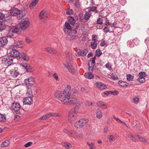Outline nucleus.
I'll return each mask as SVG.
<instances>
[{"mask_svg": "<svg viewBox=\"0 0 149 149\" xmlns=\"http://www.w3.org/2000/svg\"><path fill=\"white\" fill-rule=\"evenodd\" d=\"M71 89V86L68 85L63 91H56L54 93L55 97L60 100L62 104L65 105H73L77 104L76 107L79 108L81 104V102L76 97H71L70 92Z\"/></svg>", "mask_w": 149, "mask_h": 149, "instance_id": "obj_1", "label": "nucleus"}, {"mask_svg": "<svg viewBox=\"0 0 149 149\" xmlns=\"http://www.w3.org/2000/svg\"><path fill=\"white\" fill-rule=\"evenodd\" d=\"M75 104L76 106L77 104H77ZM79 108H77L76 106L75 108L72 109L70 110L68 117L69 121L74 120L76 118Z\"/></svg>", "mask_w": 149, "mask_h": 149, "instance_id": "obj_2", "label": "nucleus"}, {"mask_svg": "<svg viewBox=\"0 0 149 149\" xmlns=\"http://www.w3.org/2000/svg\"><path fill=\"white\" fill-rule=\"evenodd\" d=\"M63 131L74 139L76 140L78 138L79 134L75 131L67 129H64L63 130Z\"/></svg>", "mask_w": 149, "mask_h": 149, "instance_id": "obj_3", "label": "nucleus"}, {"mask_svg": "<svg viewBox=\"0 0 149 149\" xmlns=\"http://www.w3.org/2000/svg\"><path fill=\"white\" fill-rule=\"evenodd\" d=\"M88 122L87 119H81L76 122L74 124V126L77 129H81Z\"/></svg>", "mask_w": 149, "mask_h": 149, "instance_id": "obj_4", "label": "nucleus"}, {"mask_svg": "<svg viewBox=\"0 0 149 149\" xmlns=\"http://www.w3.org/2000/svg\"><path fill=\"white\" fill-rule=\"evenodd\" d=\"M48 15V13L47 11L45 9H43L40 13L39 17L40 19H42L45 22H46Z\"/></svg>", "mask_w": 149, "mask_h": 149, "instance_id": "obj_5", "label": "nucleus"}, {"mask_svg": "<svg viewBox=\"0 0 149 149\" xmlns=\"http://www.w3.org/2000/svg\"><path fill=\"white\" fill-rule=\"evenodd\" d=\"M13 58L11 56H5L2 58V61L6 65L9 66L13 63Z\"/></svg>", "mask_w": 149, "mask_h": 149, "instance_id": "obj_6", "label": "nucleus"}, {"mask_svg": "<svg viewBox=\"0 0 149 149\" xmlns=\"http://www.w3.org/2000/svg\"><path fill=\"white\" fill-rule=\"evenodd\" d=\"M138 75L139 78L137 79L138 81L140 83H144L146 80L144 77L146 76V74L144 72H141L139 73Z\"/></svg>", "mask_w": 149, "mask_h": 149, "instance_id": "obj_7", "label": "nucleus"}, {"mask_svg": "<svg viewBox=\"0 0 149 149\" xmlns=\"http://www.w3.org/2000/svg\"><path fill=\"white\" fill-rule=\"evenodd\" d=\"M28 23L27 20H24L18 24L17 27L19 29L24 30L27 28L28 26Z\"/></svg>", "mask_w": 149, "mask_h": 149, "instance_id": "obj_8", "label": "nucleus"}, {"mask_svg": "<svg viewBox=\"0 0 149 149\" xmlns=\"http://www.w3.org/2000/svg\"><path fill=\"white\" fill-rule=\"evenodd\" d=\"M10 54L12 57L16 58L20 57V53L18 51L14 49H13L10 52Z\"/></svg>", "mask_w": 149, "mask_h": 149, "instance_id": "obj_9", "label": "nucleus"}, {"mask_svg": "<svg viewBox=\"0 0 149 149\" xmlns=\"http://www.w3.org/2000/svg\"><path fill=\"white\" fill-rule=\"evenodd\" d=\"M117 15H118L117 17L118 19L122 21L124 19L126 16V14L124 11H120L118 12Z\"/></svg>", "mask_w": 149, "mask_h": 149, "instance_id": "obj_10", "label": "nucleus"}, {"mask_svg": "<svg viewBox=\"0 0 149 149\" xmlns=\"http://www.w3.org/2000/svg\"><path fill=\"white\" fill-rule=\"evenodd\" d=\"M10 13L11 15L16 16L20 14V11L18 8H15L10 10Z\"/></svg>", "mask_w": 149, "mask_h": 149, "instance_id": "obj_11", "label": "nucleus"}, {"mask_svg": "<svg viewBox=\"0 0 149 149\" xmlns=\"http://www.w3.org/2000/svg\"><path fill=\"white\" fill-rule=\"evenodd\" d=\"M96 85L97 87L101 90L106 89L107 88L105 84L101 82H97Z\"/></svg>", "mask_w": 149, "mask_h": 149, "instance_id": "obj_12", "label": "nucleus"}, {"mask_svg": "<svg viewBox=\"0 0 149 149\" xmlns=\"http://www.w3.org/2000/svg\"><path fill=\"white\" fill-rule=\"evenodd\" d=\"M33 94L32 90L31 88L29 87V98L30 100H29V105H31L33 102Z\"/></svg>", "mask_w": 149, "mask_h": 149, "instance_id": "obj_13", "label": "nucleus"}, {"mask_svg": "<svg viewBox=\"0 0 149 149\" xmlns=\"http://www.w3.org/2000/svg\"><path fill=\"white\" fill-rule=\"evenodd\" d=\"M19 104L17 102L13 103L12 105V108L15 111H18L20 109Z\"/></svg>", "mask_w": 149, "mask_h": 149, "instance_id": "obj_14", "label": "nucleus"}, {"mask_svg": "<svg viewBox=\"0 0 149 149\" xmlns=\"http://www.w3.org/2000/svg\"><path fill=\"white\" fill-rule=\"evenodd\" d=\"M8 40L6 37H3L0 38V46L3 47L6 45Z\"/></svg>", "mask_w": 149, "mask_h": 149, "instance_id": "obj_15", "label": "nucleus"}, {"mask_svg": "<svg viewBox=\"0 0 149 149\" xmlns=\"http://www.w3.org/2000/svg\"><path fill=\"white\" fill-rule=\"evenodd\" d=\"M65 66L67 68L70 72L72 73H73L74 72L75 70L74 68L71 63H68L67 65H65Z\"/></svg>", "mask_w": 149, "mask_h": 149, "instance_id": "obj_16", "label": "nucleus"}, {"mask_svg": "<svg viewBox=\"0 0 149 149\" xmlns=\"http://www.w3.org/2000/svg\"><path fill=\"white\" fill-rule=\"evenodd\" d=\"M45 49L46 52L51 54H55L57 53V51L55 49H52L49 47L46 48Z\"/></svg>", "mask_w": 149, "mask_h": 149, "instance_id": "obj_17", "label": "nucleus"}, {"mask_svg": "<svg viewBox=\"0 0 149 149\" xmlns=\"http://www.w3.org/2000/svg\"><path fill=\"white\" fill-rule=\"evenodd\" d=\"M88 52V49H85L82 51H79L77 52L78 54L82 56H85Z\"/></svg>", "mask_w": 149, "mask_h": 149, "instance_id": "obj_18", "label": "nucleus"}, {"mask_svg": "<svg viewBox=\"0 0 149 149\" xmlns=\"http://www.w3.org/2000/svg\"><path fill=\"white\" fill-rule=\"evenodd\" d=\"M84 76L86 78L89 79H93L94 77V75L92 73L90 72L85 73Z\"/></svg>", "mask_w": 149, "mask_h": 149, "instance_id": "obj_19", "label": "nucleus"}, {"mask_svg": "<svg viewBox=\"0 0 149 149\" xmlns=\"http://www.w3.org/2000/svg\"><path fill=\"white\" fill-rule=\"evenodd\" d=\"M96 57L94 56L91 59L88 61V65L92 66H94L95 64Z\"/></svg>", "mask_w": 149, "mask_h": 149, "instance_id": "obj_20", "label": "nucleus"}, {"mask_svg": "<svg viewBox=\"0 0 149 149\" xmlns=\"http://www.w3.org/2000/svg\"><path fill=\"white\" fill-rule=\"evenodd\" d=\"M39 0H32L30 4L29 7L31 9H33L34 6L37 4Z\"/></svg>", "mask_w": 149, "mask_h": 149, "instance_id": "obj_21", "label": "nucleus"}, {"mask_svg": "<svg viewBox=\"0 0 149 149\" xmlns=\"http://www.w3.org/2000/svg\"><path fill=\"white\" fill-rule=\"evenodd\" d=\"M35 83V79L33 77H31L29 78V86H33Z\"/></svg>", "mask_w": 149, "mask_h": 149, "instance_id": "obj_22", "label": "nucleus"}, {"mask_svg": "<svg viewBox=\"0 0 149 149\" xmlns=\"http://www.w3.org/2000/svg\"><path fill=\"white\" fill-rule=\"evenodd\" d=\"M68 19L71 25H74L75 24L76 21L75 20L74 18H73L71 16H69L68 17Z\"/></svg>", "mask_w": 149, "mask_h": 149, "instance_id": "obj_23", "label": "nucleus"}, {"mask_svg": "<svg viewBox=\"0 0 149 149\" xmlns=\"http://www.w3.org/2000/svg\"><path fill=\"white\" fill-rule=\"evenodd\" d=\"M92 15V14L90 12H87L84 15V19L86 20H88Z\"/></svg>", "mask_w": 149, "mask_h": 149, "instance_id": "obj_24", "label": "nucleus"}, {"mask_svg": "<svg viewBox=\"0 0 149 149\" xmlns=\"http://www.w3.org/2000/svg\"><path fill=\"white\" fill-rule=\"evenodd\" d=\"M89 12L91 11H93L95 13H97L98 12V10H97V8L96 7L92 6L88 8Z\"/></svg>", "mask_w": 149, "mask_h": 149, "instance_id": "obj_25", "label": "nucleus"}, {"mask_svg": "<svg viewBox=\"0 0 149 149\" xmlns=\"http://www.w3.org/2000/svg\"><path fill=\"white\" fill-rule=\"evenodd\" d=\"M19 29L17 26V27L14 26H12L10 29V32L14 33H16L19 31Z\"/></svg>", "mask_w": 149, "mask_h": 149, "instance_id": "obj_26", "label": "nucleus"}, {"mask_svg": "<svg viewBox=\"0 0 149 149\" xmlns=\"http://www.w3.org/2000/svg\"><path fill=\"white\" fill-rule=\"evenodd\" d=\"M19 58L21 57L22 59L24 61H28V56L24 53H22L20 54Z\"/></svg>", "mask_w": 149, "mask_h": 149, "instance_id": "obj_27", "label": "nucleus"}, {"mask_svg": "<svg viewBox=\"0 0 149 149\" xmlns=\"http://www.w3.org/2000/svg\"><path fill=\"white\" fill-rule=\"evenodd\" d=\"M118 84L121 86L125 87L128 86L129 84L122 81H119Z\"/></svg>", "mask_w": 149, "mask_h": 149, "instance_id": "obj_28", "label": "nucleus"}, {"mask_svg": "<svg viewBox=\"0 0 149 149\" xmlns=\"http://www.w3.org/2000/svg\"><path fill=\"white\" fill-rule=\"evenodd\" d=\"M73 29H72V32L74 34H76L77 33V31L76 29H77L79 27V24H75L74 25H73Z\"/></svg>", "mask_w": 149, "mask_h": 149, "instance_id": "obj_29", "label": "nucleus"}, {"mask_svg": "<svg viewBox=\"0 0 149 149\" xmlns=\"http://www.w3.org/2000/svg\"><path fill=\"white\" fill-rule=\"evenodd\" d=\"M62 145L67 149L69 148L72 147L71 145L69 143L67 142H63L62 143Z\"/></svg>", "mask_w": 149, "mask_h": 149, "instance_id": "obj_30", "label": "nucleus"}, {"mask_svg": "<svg viewBox=\"0 0 149 149\" xmlns=\"http://www.w3.org/2000/svg\"><path fill=\"white\" fill-rule=\"evenodd\" d=\"M49 118L51 116L53 117H60L61 115H59L58 113L56 112H52L48 113Z\"/></svg>", "mask_w": 149, "mask_h": 149, "instance_id": "obj_31", "label": "nucleus"}, {"mask_svg": "<svg viewBox=\"0 0 149 149\" xmlns=\"http://www.w3.org/2000/svg\"><path fill=\"white\" fill-rule=\"evenodd\" d=\"M11 74L13 77H16L19 75V73L16 70H14L11 72Z\"/></svg>", "mask_w": 149, "mask_h": 149, "instance_id": "obj_32", "label": "nucleus"}, {"mask_svg": "<svg viewBox=\"0 0 149 149\" xmlns=\"http://www.w3.org/2000/svg\"><path fill=\"white\" fill-rule=\"evenodd\" d=\"M10 144V142L9 141L6 140L2 142L1 144V147H7L9 146Z\"/></svg>", "mask_w": 149, "mask_h": 149, "instance_id": "obj_33", "label": "nucleus"}, {"mask_svg": "<svg viewBox=\"0 0 149 149\" xmlns=\"http://www.w3.org/2000/svg\"><path fill=\"white\" fill-rule=\"evenodd\" d=\"M63 30L65 33L68 35L70 36L71 32H72V29H63Z\"/></svg>", "mask_w": 149, "mask_h": 149, "instance_id": "obj_34", "label": "nucleus"}, {"mask_svg": "<svg viewBox=\"0 0 149 149\" xmlns=\"http://www.w3.org/2000/svg\"><path fill=\"white\" fill-rule=\"evenodd\" d=\"M22 42H17L15 43L13 45V48H15V47H22Z\"/></svg>", "mask_w": 149, "mask_h": 149, "instance_id": "obj_35", "label": "nucleus"}, {"mask_svg": "<svg viewBox=\"0 0 149 149\" xmlns=\"http://www.w3.org/2000/svg\"><path fill=\"white\" fill-rule=\"evenodd\" d=\"M102 116V113L101 111L98 110L96 111V117L98 118H101Z\"/></svg>", "mask_w": 149, "mask_h": 149, "instance_id": "obj_36", "label": "nucleus"}, {"mask_svg": "<svg viewBox=\"0 0 149 149\" xmlns=\"http://www.w3.org/2000/svg\"><path fill=\"white\" fill-rule=\"evenodd\" d=\"M87 144L89 146L90 149H95V147L93 143L91 142H88Z\"/></svg>", "mask_w": 149, "mask_h": 149, "instance_id": "obj_37", "label": "nucleus"}, {"mask_svg": "<svg viewBox=\"0 0 149 149\" xmlns=\"http://www.w3.org/2000/svg\"><path fill=\"white\" fill-rule=\"evenodd\" d=\"M127 46L130 48H132L134 46L133 41L131 40H128L127 42Z\"/></svg>", "mask_w": 149, "mask_h": 149, "instance_id": "obj_38", "label": "nucleus"}, {"mask_svg": "<svg viewBox=\"0 0 149 149\" xmlns=\"http://www.w3.org/2000/svg\"><path fill=\"white\" fill-rule=\"evenodd\" d=\"M134 78V76L130 74H128L127 75V79L129 81H132Z\"/></svg>", "mask_w": 149, "mask_h": 149, "instance_id": "obj_39", "label": "nucleus"}, {"mask_svg": "<svg viewBox=\"0 0 149 149\" xmlns=\"http://www.w3.org/2000/svg\"><path fill=\"white\" fill-rule=\"evenodd\" d=\"M91 46L92 49H95L97 46V42H91Z\"/></svg>", "mask_w": 149, "mask_h": 149, "instance_id": "obj_40", "label": "nucleus"}, {"mask_svg": "<svg viewBox=\"0 0 149 149\" xmlns=\"http://www.w3.org/2000/svg\"><path fill=\"white\" fill-rule=\"evenodd\" d=\"M92 41L93 42H96L98 40V36L96 35H93L92 36Z\"/></svg>", "mask_w": 149, "mask_h": 149, "instance_id": "obj_41", "label": "nucleus"}, {"mask_svg": "<svg viewBox=\"0 0 149 149\" xmlns=\"http://www.w3.org/2000/svg\"><path fill=\"white\" fill-rule=\"evenodd\" d=\"M102 54L101 51L99 49H97L96 50L95 55L97 57H100Z\"/></svg>", "mask_w": 149, "mask_h": 149, "instance_id": "obj_42", "label": "nucleus"}, {"mask_svg": "<svg viewBox=\"0 0 149 149\" xmlns=\"http://www.w3.org/2000/svg\"><path fill=\"white\" fill-rule=\"evenodd\" d=\"M49 118L48 113L43 116L39 118V120H46Z\"/></svg>", "mask_w": 149, "mask_h": 149, "instance_id": "obj_43", "label": "nucleus"}, {"mask_svg": "<svg viewBox=\"0 0 149 149\" xmlns=\"http://www.w3.org/2000/svg\"><path fill=\"white\" fill-rule=\"evenodd\" d=\"M132 41L134 44V45H138L139 43V41L137 38H134Z\"/></svg>", "mask_w": 149, "mask_h": 149, "instance_id": "obj_44", "label": "nucleus"}, {"mask_svg": "<svg viewBox=\"0 0 149 149\" xmlns=\"http://www.w3.org/2000/svg\"><path fill=\"white\" fill-rule=\"evenodd\" d=\"M104 102L101 101H97L96 102V104L97 106L99 107H102L103 105Z\"/></svg>", "mask_w": 149, "mask_h": 149, "instance_id": "obj_45", "label": "nucleus"}, {"mask_svg": "<svg viewBox=\"0 0 149 149\" xmlns=\"http://www.w3.org/2000/svg\"><path fill=\"white\" fill-rule=\"evenodd\" d=\"M136 136L138 137L139 140L141 141H143L144 142H146L147 140L145 139L143 136H140L139 135H137Z\"/></svg>", "mask_w": 149, "mask_h": 149, "instance_id": "obj_46", "label": "nucleus"}, {"mask_svg": "<svg viewBox=\"0 0 149 149\" xmlns=\"http://www.w3.org/2000/svg\"><path fill=\"white\" fill-rule=\"evenodd\" d=\"M81 3L79 1H77L75 3L74 5L78 9L80 8Z\"/></svg>", "mask_w": 149, "mask_h": 149, "instance_id": "obj_47", "label": "nucleus"}, {"mask_svg": "<svg viewBox=\"0 0 149 149\" xmlns=\"http://www.w3.org/2000/svg\"><path fill=\"white\" fill-rule=\"evenodd\" d=\"M111 77L112 79L114 80H117L118 79V77L117 76L116 74L113 73L111 74Z\"/></svg>", "mask_w": 149, "mask_h": 149, "instance_id": "obj_48", "label": "nucleus"}, {"mask_svg": "<svg viewBox=\"0 0 149 149\" xmlns=\"http://www.w3.org/2000/svg\"><path fill=\"white\" fill-rule=\"evenodd\" d=\"M21 65L22 67L24 68V69L26 70V71L28 72V65L26 63H23L21 64Z\"/></svg>", "mask_w": 149, "mask_h": 149, "instance_id": "obj_49", "label": "nucleus"}, {"mask_svg": "<svg viewBox=\"0 0 149 149\" xmlns=\"http://www.w3.org/2000/svg\"><path fill=\"white\" fill-rule=\"evenodd\" d=\"M108 138L110 142H111L112 141H114L115 140V138L112 135H109L108 136Z\"/></svg>", "mask_w": 149, "mask_h": 149, "instance_id": "obj_50", "label": "nucleus"}, {"mask_svg": "<svg viewBox=\"0 0 149 149\" xmlns=\"http://www.w3.org/2000/svg\"><path fill=\"white\" fill-rule=\"evenodd\" d=\"M129 136L131 139V140L133 142H135L136 141V139L133 136L132 134L130 133L129 135Z\"/></svg>", "mask_w": 149, "mask_h": 149, "instance_id": "obj_51", "label": "nucleus"}, {"mask_svg": "<svg viewBox=\"0 0 149 149\" xmlns=\"http://www.w3.org/2000/svg\"><path fill=\"white\" fill-rule=\"evenodd\" d=\"M65 27L63 29H72L68 22H66L65 24Z\"/></svg>", "mask_w": 149, "mask_h": 149, "instance_id": "obj_52", "label": "nucleus"}, {"mask_svg": "<svg viewBox=\"0 0 149 149\" xmlns=\"http://www.w3.org/2000/svg\"><path fill=\"white\" fill-rule=\"evenodd\" d=\"M110 30V27L108 26L105 27L103 29V31L105 33L109 32Z\"/></svg>", "mask_w": 149, "mask_h": 149, "instance_id": "obj_53", "label": "nucleus"}, {"mask_svg": "<svg viewBox=\"0 0 149 149\" xmlns=\"http://www.w3.org/2000/svg\"><path fill=\"white\" fill-rule=\"evenodd\" d=\"M70 41L73 40H76L78 38V36L77 35H73L70 36Z\"/></svg>", "mask_w": 149, "mask_h": 149, "instance_id": "obj_54", "label": "nucleus"}, {"mask_svg": "<svg viewBox=\"0 0 149 149\" xmlns=\"http://www.w3.org/2000/svg\"><path fill=\"white\" fill-rule=\"evenodd\" d=\"M23 102L24 104L26 105L28 104V98L26 97L24 98L23 100Z\"/></svg>", "mask_w": 149, "mask_h": 149, "instance_id": "obj_55", "label": "nucleus"}, {"mask_svg": "<svg viewBox=\"0 0 149 149\" xmlns=\"http://www.w3.org/2000/svg\"><path fill=\"white\" fill-rule=\"evenodd\" d=\"M103 20L102 18H99L98 19L97 21V24H101L103 23Z\"/></svg>", "mask_w": 149, "mask_h": 149, "instance_id": "obj_56", "label": "nucleus"}, {"mask_svg": "<svg viewBox=\"0 0 149 149\" xmlns=\"http://www.w3.org/2000/svg\"><path fill=\"white\" fill-rule=\"evenodd\" d=\"M6 120V118L4 116L0 114V121H4Z\"/></svg>", "mask_w": 149, "mask_h": 149, "instance_id": "obj_57", "label": "nucleus"}, {"mask_svg": "<svg viewBox=\"0 0 149 149\" xmlns=\"http://www.w3.org/2000/svg\"><path fill=\"white\" fill-rule=\"evenodd\" d=\"M139 100V98L137 97H134L133 99V101L134 102L135 104H137L138 103Z\"/></svg>", "mask_w": 149, "mask_h": 149, "instance_id": "obj_58", "label": "nucleus"}, {"mask_svg": "<svg viewBox=\"0 0 149 149\" xmlns=\"http://www.w3.org/2000/svg\"><path fill=\"white\" fill-rule=\"evenodd\" d=\"M6 26L3 24H0V31H1L6 28Z\"/></svg>", "mask_w": 149, "mask_h": 149, "instance_id": "obj_59", "label": "nucleus"}, {"mask_svg": "<svg viewBox=\"0 0 149 149\" xmlns=\"http://www.w3.org/2000/svg\"><path fill=\"white\" fill-rule=\"evenodd\" d=\"M123 28L125 29L126 31L129 29L130 28V25L128 24H124L123 27Z\"/></svg>", "mask_w": 149, "mask_h": 149, "instance_id": "obj_60", "label": "nucleus"}, {"mask_svg": "<svg viewBox=\"0 0 149 149\" xmlns=\"http://www.w3.org/2000/svg\"><path fill=\"white\" fill-rule=\"evenodd\" d=\"M105 67L109 70H110L111 69V66L109 63H108L106 64Z\"/></svg>", "mask_w": 149, "mask_h": 149, "instance_id": "obj_61", "label": "nucleus"}, {"mask_svg": "<svg viewBox=\"0 0 149 149\" xmlns=\"http://www.w3.org/2000/svg\"><path fill=\"white\" fill-rule=\"evenodd\" d=\"M34 71L33 68L30 65H29V72H32Z\"/></svg>", "mask_w": 149, "mask_h": 149, "instance_id": "obj_62", "label": "nucleus"}, {"mask_svg": "<svg viewBox=\"0 0 149 149\" xmlns=\"http://www.w3.org/2000/svg\"><path fill=\"white\" fill-rule=\"evenodd\" d=\"M81 31L83 33H86L87 28L84 26H82L81 28Z\"/></svg>", "mask_w": 149, "mask_h": 149, "instance_id": "obj_63", "label": "nucleus"}, {"mask_svg": "<svg viewBox=\"0 0 149 149\" xmlns=\"http://www.w3.org/2000/svg\"><path fill=\"white\" fill-rule=\"evenodd\" d=\"M53 77L54 78L56 81H58L59 79L58 78V76L57 74L55 73H54L53 74Z\"/></svg>", "mask_w": 149, "mask_h": 149, "instance_id": "obj_64", "label": "nucleus"}]
</instances>
